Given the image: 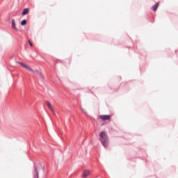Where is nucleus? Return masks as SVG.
Segmentation results:
<instances>
[{
  "label": "nucleus",
  "instance_id": "obj_1",
  "mask_svg": "<svg viewBox=\"0 0 178 178\" xmlns=\"http://www.w3.org/2000/svg\"><path fill=\"white\" fill-rule=\"evenodd\" d=\"M100 141L102 143V145L106 148L108 145L109 144V139L108 138V134L105 131H101L99 134Z\"/></svg>",
  "mask_w": 178,
  "mask_h": 178
},
{
  "label": "nucleus",
  "instance_id": "obj_2",
  "mask_svg": "<svg viewBox=\"0 0 178 178\" xmlns=\"http://www.w3.org/2000/svg\"><path fill=\"white\" fill-rule=\"evenodd\" d=\"M45 104H46V105H47L49 109H50V111L52 112V113H54L55 115V110L54 109V106H52V104L48 101H47L45 102Z\"/></svg>",
  "mask_w": 178,
  "mask_h": 178
},
{
  "label": "nucleus",
  "instance_id": "obj_3",
  "mask_svg": "<svg viewBox=\"0 0 178 178\" xmlns=\"http://www.w3.org/2000/svg\"><path fill=\"white\" fill-rule=\"evenodd\" d=\"M99 119H101V120H104V121L109 120V119H111V115H100Z\"/></svg>",
  "mask_w": 178,
  "mask_h": 178
},
{
  "label": "nucleus",
  "instance_id": "obj_4",
  "mask_svg": "<svg viewBox=\"0 0 178 178\" xmlns=\"http://www.w3.org/2000/svg\"><path fill=\"white\" fill-rule=\"evenodd\" d=\"M90 175H91V171L86 170L83 172L82 177H88Z\"/></svg>",
  "mask_w": 178,
  "mask_h": 178
},
{
  "label": "nucleus",
  "instance_id": "obj_5",
  "mask_svg": "<svg viewBox=\"0 0 178 178\" xmlns=\"http://www.w3.org/2000/svg\"><path fill=\"white\" fill-rule=\"evenodd\" d=\"M24 68L26 69V70H29V72H32L33 73H35V71L33 70V69H31V67L27 65H25Z\"/></svg>",
  "mask_w": 178,
  "mask_h": 178
},
{
  "label": "nucleus",
  "instance_id": "obj_6",
  "mask_svg": "<svg viewBox=\"0 0 178 178\" xmlns=\"http://www.w3.org/2000/svg\"><path fill=\"white\" fill-rule=\"evenodd\" d=\"M29 14V8H24L22 11V16H26Z\"/></svg>",
  "mask_w": 178,
  "mask_h": 178
},
{
  "label": "nucleus",
  "instance_id": "obj_7",
  "mask_svg": "<svg viewBox=\"0 0 178 178\" xmlns=\"http://www.w3.org/2000/svg\"><path fill=\"white\" fill-rule=\"evenodd\" d=\"M158 6H159V3H156L153 7L152 10L154 12H156V9H158Z\"/></svg>",
  "mask_w": 178,
  "mask_h": 178
},
{
  "label": "nucleus",
  "instance_id": "obj_8",
  "mask_svg": "<svg viewBox=\"0 0 178 178\" xmlns=\"http://www.w3.org/2000/svg\"><path fill=\"white\" fill-rule=\"evenodd\" d=\"M12 29L17 30V29H16V22H15V19H12Z\"/></svg>",
  "mask_w": 178,
  "mask_h": 178
},
{
  "label": "nucleus",
  "instance_id": "obj_9",
  "mask_svg": "<svg viewBox=\"0 0 178 178\" xmlns=\"http://www.w3.org/2000/svg\"><path fill=\"white\" fill-rule=\"evenodd\" d=\"M35 73H38V74H39V76H40L42 79H44V75L42 74V73L38 72V70H35Z\"/></svg>",
  "mask_w": 178,
  "mask_h": 178
},
{
  "label": "nucleus",
  "instance_id": "obj_10",
  "mask_svg": "<svg viewBox=\"0 0 178 178\" xmlns=\"http://www.w3.org/2000/svg\"><path fill=\"white\" fill-rule=\"evenodd\" d=\"M27 24V20L24 19L21 22V26H26Z\"/></svg>",
  "mask_w": 178,
  "mask_h": 178
},
{
  "label": "nucleus",
  "instance_id": "obj_11",
  "mask_svg": "<svg viewBox=\"0 0 178 178\" xmlns=\"http://www.w3.org/2000/svg\"><path fill=\"white\" fill-rule=\"evenodd\" d=\"M17 63L18 65H20V66H22V67H26V64H24V63L22 62H17Z\"/></svg>",
  "mask_w": 178,
  "mask_h": 178
},
{
  "label": "nucleus",
  "instance_id": "obj_12",
  "mask_svg": "<svg viewBox=\"0 0 178 178\" xmlns=\"http://www.w3.org/2000/svg\"><path fill=\"white\" fill-rule=\"evenodd\" d=\"M35 174L36 175L35 177L38 178V170H37V168H35Z\"/></svg>",
  "mask_w": 178,
  "mask_h": 178
},
{
  "label": "nucleus",
  "instance_id": "obj_13",
  "mask_svg": "<svg viewBox=\"0 0 178 178\" xmlns=\"http://www.w3.org/2000/svg\"><path fill=\"white\" fill-rule=\"evenodd\" d=\"M83 113H87V111L84 108L81 109Z\"/></svg>",
  "mask_w": 178,
  "mask_h": 178
},
{
  "label": "nucleus",
  "instance_id": "obj_14",
  "mask_svg": "<svg viewBox=\"0 0 178 178\" xmlns=\"http://www.w3.org/2000/svg\"><path fill=\"white\" fill-rule=\"evenodd\" d=\"M28 42L31 47H33V43H31V41L29 40Z\"/></svg>",
  "mask_w": 178,
  "mask_h": 178
}]
</instances>
